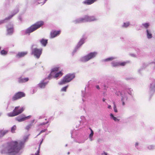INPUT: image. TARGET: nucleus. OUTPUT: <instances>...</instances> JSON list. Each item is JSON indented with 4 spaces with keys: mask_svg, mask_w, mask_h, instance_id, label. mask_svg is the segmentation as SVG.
Masks as SVG:
<instances>
[{
    "mask_svg": "<svg viewBox=\"0 0 155 155\" xmlns=\"http://www.w3.org/2000/svg\"><path fill=\"white\" fill-rule=\"evenodd\" d=\"M126 91L128 94L131 95L132 94V90L131 88H128L126 90Z\"/></svg>",
    "mask_w": 155,
    "mask_h": 155,
    "instance_id": "36",
    "label": "nucleus"
},
{
    "mask_svg": "<svg viewBox=\"0 0 155 155\" xmlns=\"http://www.w3.org/2000/svg\"><path fill=\"white\" fill-rule=\"evenodd\" d=\"M155 92V79L153 80L150 83L149 87V94L153 95Z\"/></svg>",
    "mask_w": 155,
    "mask_h": 155,
    "instance_id": "8",
    "label": "nucleus"
},
{
    "mask_svg": "<svg viewBox=\"0 0 155 155\" xmlns=\"http://www.w3.org/2000/svg\"><path fill=\"white\" fill-rule=\"evenodd\" d=\"M97 0H85L83 3L85 5H90L93 3Z\"/></svg>",
    "mask_w": 155,
    "mask_h": 155,
    "instance_id": "23",
    "label": "nucleus"
},
{
    "mask_svg": "<svg viewBox=\"0 0 155 155\" xmlns=\"http://www.w3.org/2000/svg\"><path fill=\"white\" fill-rule=\"evenodd\" d=\"M97 18L94 16H89L85 15L84 18H81L76 19L74 21L75 23L86 22H91L97 20Z\"/></svg>",
    "mask_w": 155,
    "mask_h": 155,
    "instance_id": "3",
    "label": "nucleus"
},
{
    "mask_svg": "<svg viewBox=\"0 0 155 155\" xmlns=\"http://www.w3.org/2000/svg\"><path fill=\"white\" fill-rule=\"evenodd\" d=\"M96 88H97V89L98 90L100 89V88L99 85H97L96 86Z\"/></svg>",
    "mask_w": 155,
    "mask_h": 155,
    "instance_id": "44",
    "label": "nucleus"
},
{
    "mask_svg": "<svg viewBox=\"0 0 155 155\" xmlns=\"http://www.w3.org/2000/svg\"><path fill=\"white\" fill-rule=\"evenodd\" d=\"M150 25V24L148 23H144L142 24V25L146 28H147L149 27Z\"/></svg>",
    "mask_w": 155,
    "mask_h": 155,
    "instance_id": "31",
    "label": "nucleus"
},
{
    "mask_svg": "<svg viewBox=\"0 0 155 155\" xmlns=\"http://www.w3.org/2000/svg\"><path fill=\"white\" fill-rule=\"evenodd\" d=\"M19 106H17L15 107L14 109V112H15L17 115L21 113L24 110L25 108L24 107H21L20 109Z\"/></svg>",
    "mask_w": 155,
    "mask_h": 155,
    "instance_id": "17",
    "label": "nucleus"
},
{
    "mask_svg": "<svg viewBox=\"0 0 155 155\" xmlns=\"http://www.w3.org/2000/svg\"><path fill=\"white\" fill-rule=\"evenodd\" d=\"M116 58V57H111L105 59H104L103 61H112Z\"/></svg>",
    "mask_w": 155,
    "mask_h": 155,
    "instance_id": "28",
    "label": "nucleus"
},
{
    "mask_svg": "<svg viewBox=\"0 0 155 155\" xmlns=\"http://www.w3.org/2000/svg\"><path fill=\"white\" fill-rule=\"evenodd\" d=\"M67 146V144H66V146Z\"/></svg>",
    "mask_w": 155,
    "mask_h": 155,
    "instance_id": "55",
    "label": "nucleus"
},
{
    "mask_svg": "<svg viewBox=\"0 0 155 155\" xmlns=\"http://www.w3.org/2000/svg\"><path fill=\"white\" fill-rule=\"evenodd\" d=\"M35 45H32L31 46V54L33 55L37 59L39 58L42 52L41 48L38 49L36 48H33L34 46H36Z\"/></svg>",
    "mask_w": 155,
    "mask_h": 155,
    "instance_id": "6",
    "label": "nucleus"
},
{
    "mask_svg": "<svg viewBox=\"0 0 155 155\" xmlns=\"http://www.w3.org/2000/svg\"><path fill=\"white\" fill-rule=\"evenodd\" d=\"M89 129L91 130V133L89 135V137L90 140L92 141L93 140L92 137L94 134V131L91 128H90Z\"/></svg>",
    "mask_w": 155,
    "mask_h": 155,
    "instance_id": "26",
    "label": "nucleus"
},
{
    "mask_svg": "<svg viewBox=\"0 0 155 155\" xmlns=\"http://www.w3.org/2000/svg\"><path fill=\"white\" fill-rule=\"evenodd\" d=\"M154 63V65H155V67H154V68H155V60H154V61H153V62H152L150 63H149V64H151V63Z\"/></svg>",
    "mask_w": 155,
    "mask_h": 155,
    "instance_id": "47",
    "label": "nucleus"
},
{
    "mask_svg": "<svg viewBox=\"0 0 155 155\" xmlns=\"http://www.w3.org/2000/svg\"><path fill=\"white\" fill-rule=\"evenodd\" d=\"M97 54V52L94 51L89 53L81 57L80 59V61L85 62L89 60L95 58Z\"/></svg>",
    "mask_w": 155,
    "mask_h": 155,
    "instance_id": "4",
    "label": "nucleus"
},
{
    "mask_svg": "<svg viewBox=\"0 0 155 155\" xmlns=\"http://www.w3.org/2000/svg\"><path fill=\"white\" fill-rule=\"evenodd\" d=\"M129 25L130 23L128 22H124L123 24L122 27H123L127 28L129 26Z\"/></svg>",
    "mask_w": 155,
    "mask_h": 155,
    "instance_id": "33",
    "label": "nucleus"
},
{
    "mask_svg": "<svg viewBox=\"0 0 155 155\" xmlns=\"http://www.w3.org/2000/svg\"><path fill=\"white\" fill-rule=\"evenodd\" d=\"M69 154H70V152H68V154L69 155Z\"/></svg>",
    "mask_w": 155,
    "mask_h": 155,
    "instance_id": "54",
    "label": "nucleus"
},
{
    "mask_svg": "<svg viewBox=\"0 0 155 155\" xmlns=\"http://www.w3.org/2000/svg\"><path fill=\"white\" fill-rule=\"evenodd\" d=\"M43 24L44 22L42 21H38L35 24L31 26L26 30L23 31L22 32H24L25 34H29L30 33L40 27Z\"/></svg>",
    "mask_w": 155,
    "mask_h": 155,
    "instance_id": "2",
    "label": "nucleus"
},
{
    "mask_svg": "<svg viewBox=\"0 0 155 155\" xmlns=\"http://www.w3.org/2000/svg\"><path fill=\"white\" fill-rule=\"evenodd\" d=\"M86 38V37L85 36H83L80 39L74 50L73 53L75 52L78 49L80 48L81 46L84 43V41Z\"/></svg>",
    "mask_w": 155,
    "mask_h": 155,
    "instance_id": "9",
    "label": "nucleus"
},
{
    "mask_svg": "<svg viewBox=\"0 0 155 155\" xmlns=\"http://www.w3.org/2000/svg\"><path fill=\"white\" fill-rule=\"evenodd\" d=\"M28 135H26L24 136L23 137V140L18 141V142L19 143V145L21 146L22 148L24 147L25 143L28 139Z\"/></svg>",
    "mask_w": 155,
    "mask_h": 155,
    "instance_id": "16",
    "label": "nucleus"
},
{
    "mask_svg": "<svg viewBox=\"0 0 155 155\" xmlns=\"http://www.w3.org/2000/svg\"><path fill=\"white\" fill-rule=\"evenodd\" d=\"M58 68L56 67L53 68L51 70V73L48 77V79H50L52 78H56L58 77L61 76L62 75V73L61 71L57 73V72L58 70Z\"/></svg>",
    "mask_w": 155,
    "mask_h": 155,
    "instance_id": "5",
    "label": "nucleus"
},
{
    "mask_svg": "<svg viewBox=\"0 0 155 155\" xmlns=\"http://www.w3.org/2000/svg\"><path fill=\"white\" fill-rule=\"evenodd\" d=\"M146 32L147 38L148 39L151 38L153 37L151 30L149 29H147L146 30Z\"/></svg>",
    "mask_w": 155,
    "mask_h": 155,
    "instance_id": "19",
    "label": "nucleus"
},
{
    "mask_svg": "<svg viewBox=\"0 0 155 155\" xmlns=\"http://www.w3.org/2000/svg\"><path fill=\"white\" fill-rule=\"evenodd\" d=\"M41 134V133H40V132L36 136V137H37V136H38L40 135Z\"/></svg>",
    "mask_w": 155,
    "mask_h": 155,
    "instance_id": "51",
    "label": "nucleus"
},
{
    "mask_svg": "<svg viewBox=\"0 0 155 155\" xmlns=\"http://www.w3.org/2000/svg\"><path fill=\"white\" fill-rule=\"evenodd\" d=\"M126 64V62H121L117 61H113L111 63L112 66L113 67H117L119 66H124Z\"/></svg>",
    "mask_w": 155,
    "mask_h": 155,
    "instance_id": "15",
    "label": "nucleus"
},
{
    "mask_svg": "<svg viewBox=\"0 0 155 155\" xmlns=\"http://www.w3.org/2000/svg\"><path fill=\"white\" fill-rule=\"evenodd\" d=\"M16 129V127L15 125H14L11 129V132L12 133H14L15 132V131Z\"/></svg>",
    "mask_w": 155,
    "mask_h": 155,
    "instance_id": "32",
    "label": "nucleus"
},
{
    "mask_svg": "<svg viewBox=\"0 0 155 155\" xmlns=\"http://www.w3.org/2000/svg\"><path fill=\"white\" fill-rule=\"evenodd\" d=\"M19 12V9L18 8L15 9L13 11L11 15H9L8 17L6 18L5 19L0 21V24H1L5 22L6 20H9L14 15L16 14Z\"/></svg>",
    "mask_w": 155,
    "mask_h": 155,
    "instance_id": "12",
    "label": "nucleus"
},
{
    "mask_svg": "<svg viewBox=\"0 0 155 155\" xmlns=\"http://www.w3.org/2000/svg\"><path fill=\"white\" fill-rule=\"evenodd\" d=\"M1 115V114H0V116Z\"/></svg>",
    "mask_w": 155,
    "mask_h": 155,
    "instance_id": "57",
    "label": "nucleus"
},
{
    "mask_svg": "<svg viewBox=\"0 0 155 155\" xmlns=\"http://www.w3.org/2000/svg\"><path fill=\"white\" fill-rule=\"evenodd\" d=\"M154 148L155 146L153 145H149L147 146V148L150 150L153 149Z\"/></svg>",
    "mask_w": 155,
    "mask_h": 155,
    "instance_id": "35",
    "label": "nucleus"
},
{
    "mask_svg": "<svg viewBox=\"0 0 155 155\" xmlns=\"http://www.w3.org/2000/svg\"><path fill=\"white\" fill-rule=\"evenodd\" d=\"M147 65L146 64H144L143 66L138 70V73L140 74H141L142 72V71H143V69L145 68L146 67Z\"/></svg>",
    "mask_w": 155,
    "mask_h": 155,
    "instance_id": "27",
    "label": "nucleus"
},
{
    "mask_svg": "<svg viewBox=\"0 0 155 155\" xmlns=\"http://www.w3.org/2000/svg\"><path fill=\"white\" fill-rule=\"evenodd\" d=\"M102 155H107V153H106L105 152H103L101 154Z\"/></svg>",
    "mask_w": 155,
    "mask_h": 155,
    "instance_id": "43",
    "label": "nucleus"
},
{
    "mask_svg": "<svg viewBox=\"0 0 155 155\" xmlns=\"http://www.w3.org/2000/svg\"><path fill=\"white\" fill-rule=\"evenodd\" d=\"M31 117V116L29 115L26 117L25 115L22 114L16 117L15 120L19 122H21L29 119Z\"/></svg>",
    "mask_w": 155,
    "mask_h": 155,
    "instance_id": "11",
    "label": "nucleus"
},
{
    "mask_svg": "<svg viewBox=\"0 0 155 155\" xmlns=\"http://www.w3.org/2000/svg\"><path fill=\"white\" fill-rule=\"evenodd\" d=\"M131 55L132 56V57H136V56L135 54H131Z\"/></svg>",
    "mask_w": 155,
    "mask_h": 155,
    "instance_id": "48",
    "label": "nucleus"
},
{
    "mask_svg": "<svg viewBox=\"0 0 155 155\" xmlns=\"http://www.w3.org/2000/svg\"><path fill=\"white\" fill-rule=\"evenodd\" d=\"M82 101H83V102L84 101V100L83 98H82Z\"/></svg>",
    "mask_w": 155,
    "mask_h": 155,
    "instance_id": "53",
    "label": "nucleus"
},
{
    "mask_svg": "<svg viewBox=\"0 0 155 155\" xmlns=\"http://www.w3.org/2000/svg\"><path fill=\"white\" fill-rule=\"evenodd\" d=\"M118 94H120L121 97V101L122 102V105L123 106H124L127 99V94L123 91L121 92H119Z\"/></svg>",
    "mask_w": 155,
    "mask_h": 155,
    "instance_id": "13",
    "label": "nucleus"
},
{
    "mask_svg": "<svg viewBox=\"0 0 155 155\" xmlns=\"http://www.w3.org/2000/svg\"><path fill=\"white\" fill-rule=\"evenodd\" d=\"M105 99H104V98H103V99H102V101H104H104H105Z\"/></svg>",
    "mask_w": 155,
    "mask_h": 155,
    "instance_id": "50",
    "label": "nucleus"
},
{
    "mask_svg": "<svg viewBox=\"0 0 155 155\" xmlns=\"http://www.w3.org/2000/svg\"><path fill=\"white\" fill-rule=\"evenodd\" d=\"M60 31H53L50 33V37L51 38H53L58 35L60 33Z\"/></svg>",
    "mask_w": 155,
    "mask_h": 155,
    "instance_id": "18",
    "label": "nucleus"
},
{
    "mask_svg": "<svg viewBox=\"0 0 155 155\" xmlns=\"http://www.w3.org/2000/svg\"><path fill=\"white\" fill-rule=\"evenodd\" d=\"M75 77L74 74H69L66 75L64 78L59 82L60 85H62L70 82Z\"/></svg>",
    "mask_w": 155,
    "mask_h": 155,
    "instance_id": "7",
    "label": "nucleus"
},
{
    "mask_svg": "<svg viewBox=\"0 0 155 155\" xmlns=\"http://www.w3.org/2000/svg\"><path fill=\"white\" fill-rule=\"evenodd\" d=\"M81 119L82 120H83V119H84V118H85V117H84V116H81Z\"/></svg>",
    "mask_w": 155,
    "mask_h": 155,
    "instance_id": "45",
    "label": "nucleus"
},
{
    "mask_svg": "<svg viewBox=\"0 0 155 155\" xmlns=\"http://www.w3.org/2000/svg\"><path fill=\"white\" fill-rule=\"evenodd\" d=\"M19 20L21 21V18H20V17H19Z\"/></svg>",
    "mask_w": 155,
    "mask_h": 155,
    "instance_id": "52",
    "label": "nucleus"
},
{
    "mask_svg": "<svg viewBox=\"0 0 155 155\" xmlns=\"http://www.w3.org/2000/svg\"><path fill=\"white\" fill-rule=\"evenodd\" d=\"M108 108L109 109H111V105H108Z\"/></svg>",
    "mask_w": 155,
    "mask_h": 155,
    "instance_id": "46",
    "label": "nucleus"
},
{
    "mask_svg": "<svg viewBox=\"0 0 155 155\" xmlns=\"http://www.w3.org/2000/svg\"><path fill=\"white\" fill-rule=\"evenodd\" d=\"M7 34L8 35H12L14 32L13 25L12 24L10 23L7 26Z\"/></svg>",
    "mask_w": 155,
    "mask_h": 155,
    "instance_id": "14",
    "label": "nucleus"
},
{
    "mask_svg": "<svg viewBox=\"0 0 155 155\" xmlns=\"http://www.w3.org/2000/svg\"><path fill=\"white\" fill-rule=\"evenodd\" d=\"M28 80L29 78H23L20 77L18 78V81L19 83H25L28 81Z\"/></svg>",
    "mask_w": 155,
    "mask_h": 155,
    "instance_id": "21",
    "label": "nucleus"
},
{
    "mask_svg": "<svg viewBox=\"0 0 155 155\" xmlns=\"http://www.w3.org/2000/svg\"><path fill=\"white\" fill-rule=\"evenodd\" d=\"M28 53L27 51L21 52H18L16 55V57L18 58H21L24 57Z\"/></svg>",
    "mask_w": 155,
    "mask_h": 155,
    "instance_id": "22",
    "label": "nucleus"
},
{
    "mask_svg": "<svg viewBox=\"0 0 155 155\" xmlns=\"http://www.w3.org/2000/svg\"><path fill=\"white\" fill-rule=\"evenodd\" d=\"M0 53L1 54L3 55H5L7 54V52L4 50L1 51Z\"/></svg>",
    "mask_w": 155,
    "mask_h": 155,
    "instance_id": "34",
    "label": "nucleus"
},
{
    "mask_svg": "<svg viewBox=\"0 0 155 155\" xmlns=\"http://www.w3.org/2000/svg\"><path fill=\"white\" fill-rule=\"evenodd\" d=\"M9 130H0V138L2 137L8 133Z\"/></svg>",
    "mask_w": 155,
    "mask_h": 155,
    "instance_id": "24",
    "label": "nucleus"
},
{
    "mask_svg": "<svg viewBox=\"0 0 155 155\" xmlns=\"http://www.w3.org/2000/svg\"><path fill=\"white\" fill-rule=\"evenodd\" d=\"M138 145H139V143L138 142H137L135 144V147L137 149H138Z\"/></svg>",
    "mask_w": 155,
    "mask_h": 155,
    "instance_id": "42",
    "label": "nucleus"
},
{
    "mask_svg": "<svg viewBox=\"0 0 155 155\" xmlns=\"http://www.w3.org/2000/svg\"><path fill=\"white\" fill-rule=\"evenodd\" d=\"M48 82V81H45V80L42 81L40 83L38 84V86L41 88H43L45 87Z\"/></svg>",
    "mask_w": 155,
    "mask_h": 155,
    "instance_id": "20",
    "label": "nucleus"
},
{
    "mask_svg": "<svg viewBox=\"0 0 155 155\" xmlns=\"http://www.w3.org/2000/svg\"><path fill=\"white\" fill-rule=\"evenodd\" d=\"M110 118L112 119L115 121L118 122L119 121V119H118L117 117L114 116L112 114H110Z\"/></svg>",
    "mask_w": 155,
    "mask_h": 155,
    "instance_id": "30",
    "label": "nucleus"
},
{
    "mask_svg": "<svg viewBox=\"0 0 155 155\" xmlns=\"http://www.w3.org/2000/svg\"><path fill=\"white\" fill-rule=\"evenodd\" d=\"M5 151L11 155H19L22 152L21 146L19 145L18 142L12 141L3 145Z\"/></svg>",
    "mask_w": 155,
    "mask_h": 155,
    "instance_id": "1",
    "label": "nucleus"
},
{
    "mask_svg": "<svg viewBox=\"0 0 155 155\" xmlns=\"http://www.w3.org/2000/svg\"><path fill=\"white\" fill-rule=\"evenodd\" d=\"M34 120H33V122H34Z\"/></svg>",
    "mask_w": 155,
    "mask_h": 155,
    "instance_id": "56",
    "label": "nucleus"
},
{
    "mask_svg": "<svg viewBox=\"0 0 155 155\" xmlns=\"http://www.w3.org/2000/svg\"><path fill=\"white\" fill-rule=\"evenodd\" d=\"M32 125L31 124H30L27 125L25 127V129L27 130H28L32 126Z\"/></svg>",
    "mask_w": 155,
    "mask_h": 155,
    "instance_id": "38",
    "label": "nucleus"
},
{
    "mask_svg": "<svg viewBox=\"0 0 155 155\" xmlns=\"http://www.w3.org/2000/svg\"><path fill=\"white\" fill-rule=\"evenodd\" d=\"M39 41L42 45L44 47L46 46L48 43V40L44 39H40Z\"/></svg>",
    "mask_w": 155,
    "mask_h": 155,
    "instance_id": "25",
    "label": "nucleus"
},
{
    "mask_svg": "<svg viewBox=\"0 0 155 155\" xmlns=\"http://www.w3.org/2000/svg\"><path fill=\"white\" fill-rule=\"evenodd\" d=\"M48 123V121H47V122H45H45L42 123L41 124L39 125V126H41L42 127L43 125H44L45 124H47Z\"/></svg>",
    "mask_w": 155,
    "mask_h": 155,
    "instance_id": "41",
    "label": "nucleus"
},
{
    "mask_svg": "<svg viewBox=\"0 0 155 155\" xmlns=\"http://www.w3.org/2000/svg\"><path fill=\"white\" fill-rule=\"evenodd\" d=\"M25 96V94L24 93L22 92H19L16 93L13 96L12 99V101H15L24 97Z\"/></svg>",
    "mask_w": 155,
    "mask_h": 155,
    "instance_id": "10",
    "label": "nucleus"
},
{
    "mask_svg": "<svg viewBox=\"0 0 155 155\" xmlns=\"http://www.w3.org/2000/svg\"><path fill=\"white\" fill-rule=\"evenodd\" d=\"M35 92H36V91H35V90H34V89H33V92H32V94H34V93Z\"/></svg>",
    "mask_w": 155,
    "mask_h": 155,
    "instance_id": "49",
    "label": "nucleus"
},
{
    "mask_svg": "<svg viewBox=\"0 0 155 155\" xmlns=\"http://www.w3.org/2000/svg\"><path fill=\"white\" fill-rule=\"evenodd\" d=\"M68 87V86H65L62 88L61 90V91H66V89Z\"/></svg>",
    "mask_w": 155,
    "mask_h": 155,
    "instance_id": "39",
    "label": "nucleus"
},
{
    "mask_svg": "<svg viewBox=\"0 0 155 155\" xmlns=\"http://www.w3.org/2000/svg\"><path fill=\"white\" fill-rule=\"evenodd\" d=\"M49 125L47 126H46V129H44V130H41L40 132V133H43V132H45L47 130V128H48V127ZM45 128V127H44Z\"/></svg>",
    "mask_w": 155,
    "mask_h": 155,
    "instance_id": "40",
    "label": "nucleus"
},
{
    "mask_svg": "<svg viewBox=\"0 0 155 155\" xmlns=\"http://www.w3.org/2000/svg\"><path fill=\"white\" fill-rule=\"evenodd\" d=\"M7 115L8 117H14L17 115V114H16L15 112H14V110L12 112L8 113Z\"/></svg>",
    "mask_w": 155,
    "mask_h": 155,
    "instance_id": "29",
    "label": "nucleus"
},
{
    "mask_svg": "<svg viewBox=\"0 0 155 155\" xmlns=\"http://www.w3.org/2000/svg\"><path fill=\"white\" fill-rule=\"evenodd\" d=\"M113 104L114 105V111L115 112H117V109L115 105V103L114 102H113Z\"/></svg>",
    "mask_w": 155,
    "mask_h": 155,
    "instance_id": "37",
    "label": "nucleus"
}]
</instances>
